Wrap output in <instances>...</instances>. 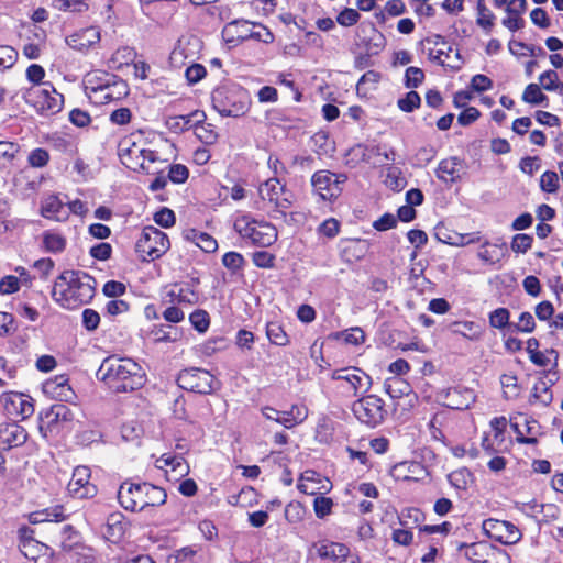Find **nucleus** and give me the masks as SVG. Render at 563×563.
Masks as SVG:
<instances>
[{
  "mask_svg": "<svg viewBox=\"0 0 563 563\" xmlns=\"http://www.w3.org/2000/svg\"><path fill=\"white\" fill-rule=\"evenodd\" d=\"M97 378L114 393L136 390L145 384V372L134 360L111 355L106 357L97 371Z\"/></svg>",
  "mask_w": 563,
  "mask_h": 563,
  "instance_id": "f257e3e1",
  "label": "nucleus"
},
{
  "mask_svg": "<svg viewBox=\"0 0 563 563\" xmlns=\"http://www.w3.org/2000/svg\"><path fill=\"white\" fill-rule=\"evenodd\" d=\"M96 279L81 271H64L55 280L52 297L63 308L74 310L95 296Z\"/></svg>",
  "mask_w": 563,
  "mask_h": 563,
  "instance_id": "f03ea898",
  "label": "nucleus"
},
{
  "mask_svg": "<svg viewBox=\"0 0 563 563\" xmlns=\"http://www.w3.org/2000/svg\"><path fill=\"white\" fill-rule=\"evenodd\" d=\"M166 492L147 482L124 481L118 489L120 505L129 511H141L146 507L162 506L166 503Z\"/></svg>",
  "mask_w": 563,
  "mask_h": 563,
  "instance_id": "7ed1b4c3",
  "label": "nucleus"
},
{
  "mask_svg": "<svg viewBox=\"0 0 563 563\" xmlns=\"http://www.w3.org/2000/svg\"><path fill=\"white\" fill-rule=\"evenodd\" d=\"M213 109L222 117L239 118L250 108L247 91L239 85H223L212 91Z\"/></svg>",
  "mask_w": 563,
  "mask_h": 563,
  "instance_id": "20e7f679",
  "label": "nucleus"
},
{
  "mask_svg": "<svg viewBox=\"0 0 563 563\" xmlns=\"http://www.w3.org/2000/svg\"><path fill=\"white\" fill-rule=\"evenodd\" d=\"M233 229L244 241L258 247H268L278 238L275 225L267 221L256 220L249 214L238 217L234 220Z\"/></svg>",
  "mask_w": 563,
  "mask_h": 563,
  "instance_id": "39448f33",
  "label": "nucleus"
},
{
  "mask_svg": "<svg viewBox=\"0 0 563 563\" xmlns=\"http://www.w3.org/2000/svg\"><path fill=\"white\" fill-rule=\"evenodd\" d=\"M24 99L42 115L58 113L64 104L63 95L57 92L48 81L43 82L42 87L29 89L24 95Z\"/></svg>",
  "mask_w": 563,
  "mask_h": 563,
  "instance_id": "423d86ee",
  "label": "nucleus"
},
{
  "mask_svg": "<svg viewBox=\"0 0 563 563\" xmlns=\"http://www.w3.org/2000/svg\"><path fill=\"white\" fill-rule=\"evenodd\" d=\"M168 236L153 225H147L142 230L141 236L136 241L135 251L143 261H154L163 256L169 249Z\"/></svg>",
  "mask_w": 563,
  "mask_h": 563,
  "instance_id": "0eeeda50",
  "label": "nucleus"
},
{
  "mask_svg": "<svg viewBox=\"0 0 563 563\" xmlns=\"http://www.w3.org/2000/svg\"><path fill=\"white\" fill-rule=\"evenodd\" d=\"M355 418L368 428L382 424L387 416L384 400L376 395H366L352 405Z\"/></svg>",
  "mask_w": 563,
  "mask_h": 563,
  "instance_id": "6e6552de",
  "label": "nucleus"
},
{
  "mask_svg": "<svg viewBox=\"0 0 563 563\" xmlns=\"http://www.w3.org/2000/svg\"><path fill=\"white\" fill-rule=\"evenodd\" d=\"M346 180L343 174L329 170H318L311 177L313 191L324 201L336 199L342 192V185Z\"/></svg>",
  "mask_w": 563,
  "mask_h": 563,
  "instance_id": "1a4fd4ad",
  "label": "nucleus"
},
{
  "mask_svg": "<svg viewBox=\"0 0 563 563\" xmlns=\"http://www.w3.org/2000/svg\"><path fill=\"white\" fill-rule=\"evenodd\" d=\"M214 382L212 374L196 367L184 369L177 376V384L180 388L205 395L213 391Z\"/></svg>",
  "mask_w": 563,
  "mask_h": 563,
  "instance_id": "9d476101",
  "label": "nucleus"
},
{
  "mask_svg": "<svg viewBox=\"0 0 563 563\" xmlns=\"http://www.w3.org/2000/svg\"><path fill=\"white\" fill-rule=\"evenodd\" d=\"M73 419V411L66 405H53L49 409L40 413V432L47 438L49 434L58 432L65 423Z\"/></svg>",
  "mask_w": 563,
  "mask_h": 563,
  "instance_id": "9b49d317",
  "label": "nucleus"
},
{
  "mask_svg": "<svg viewBox=\"0 0 563 563\" xmlns=\"http://www.w3.org/2000/svg\"><path fill=\"white\" fill-rule=\"evenodd\" d=\"M484 532L503 544H514L521 538L519 529L511 522L497 519H486L483 522Z\"/></svg>",
  "mask_w": 563,
  "mask_h": 563,
  "instance_id": "f8f14e48",
  "label": "nucleus"
},
{
  "mask_svg": "<svg viewBox=\"0 0 563 563\" xmlns=\"http://www.w3.org/2000/svg\"><path fill=\"white\" fill-rule=\"evenodd\" d=\"M87 89H90L92 93H102L111 88H115L119 96H125L128 93L126 84L112 74L102 71L89 74L87 76Z\"/></svg>",
  "mask_w": 563,
  "mask_h": 563,
  "instance_id": "ddd939ff",
  "label": "nucleus"
},
{
  "mask_svg": "<svg viewBox=\"0 0 563 563\" xmlns=\"http://www.w3.org/2000/svg\"><path fill=\"white\" fill-rule=\"evenodd\" d=\"M90 468L84 465L75 467L68 483V492L77 498H89L97 494V487L90 483Z\"/></svg>",
  "mask_w": 563,
  "mask_h": 563,
  "instance_id": "4468645a",
  "label": "nucleus"
},
{
  "mask_svg": "<svg viewBox=\"0 0 563 563\" xmlns=\"http://www.w3.org/2000/svg\"><path fill=\"white\" fill-rule=\"evenodd\" d=\"M332 379L346 383V388L357 396L358 390L366 385V390L372 386V378L357 367L340 368L333 372Z\"/></svg>",
  "mask_w": 563,
  "mask_h": 563,
  "instance_id": "2eb2a0df",
  "label": "nucleus"
},
{
  "mask_svg": "<svg viewBox=\"0 0 563 563\" xmlns=\"http://www.w3.org/2000/svg\"><path fill=\"white\" fill-rule=\"evenodd\" d=\"M285 192V185L280 183L278 178H269L260 186V195L264 200L273 203L275 209L284 211L291 205L287 198H280V195Z\"/></svg>",
  "mask_w": 563,
  "mask_h": 563,
  "instance_id": "dca6fc26",
  "label": "nucleus"
},
{
  "mask_svg": "<svg viewBox=\"0 0 563 563\" xmlns=\"http://www.w3.org/2000/svg\"><path fill=\"white\" fill-rule=\"evenodd\" d=\"M143 148H141L130 137H124L119 142L118 155L121 163L130 169L136 170L144 167V158H142Z\"/></svg>",
  "mask_w": 563,
  "mask_h": 563,
  "instance_id": "f3484780",
  "label": "nucleus"
},
{
  "mask_svg": "<svg viewBox=\"0 0 563 563\" xmlns=\"http://www.w3.org/2000/svg\"><path fill=\"white\" fill-rule=\"evenodd\" d=\"M27 432L16 422L0 423V448L10 450L18 448L26 442Z\"/></svg>",
  "mask_w": 563,
  "mask_h": 563,
  "instance_id": "a211bd4d",
  "label": "nucleus"
},
{
  "mask_svg": "<svg viewBox=\"0 0 563 563\" xmlns=\"http://www.w3.org/2000/svg\"><path fill=\"white\" fill-rule=\"evenodd\" d=\"M43 391L62 402H68L75 398V393L69 385V379L66 375H57L54 378L47 379L43 384Z\"/></svg>",
  "mask_w": 563,
  "mask_h": 563,
  "instance_id": "6ab92c4d",
  "label": "nucleus"
},
{
  "mask_svg": "<svg viewBox=\"0 0 563 563\" xmlns=\"http://www.w3.org/2000/svg\"><path fill=\"white\" fill-rule=\"evenodd\" d=\"M4 409L9 416L20 417L22 420L34 412L31 398L23 394H10L4 397Z\"/></svg>",
  "mask_w": 563,
  "mask_h": 563,
  "instance_id": "aec40b11",
  "label": "nucleus"
},
{
  "mask_svg": "<svg viewBox=\"0 0 563 563\" xmlns=\"http://www.w3.org/2000/svg\"><path fill=\"white\" fill-rule=\"evenodd\" d=\"M100 42V32L97 27H87L66 37L69 47L80 53H86L90 47Z\"/></svg>",
  "mask_w": 563,
  "mask_h": 563,
  "instance_id": "412c9836",
  "label": "nucleus"
},
{
  "mask_svg": "<svg viewBox=\"0 0 563 563\" xmlns=\"http://www.w3.org/2000/svg\"><path fill=\"white\" fill-rule=\"evenodd\" d=\"M464 162L457 156L442 159L435 170L437 177L446 183L453 184L461 179Z\"/></svg>",
  "mask_w": 563,
  "mask_h": 563,
  "instance_id": "4be33fe9",
  "label": "nucleus"
},
{
  "mask_svg": "<svg viewBox=\"0 0 563 563\" xmlns=\"http://www.w3.org/2000/svg\"><path fill=\"white\" fill-rule=\"evenodd\" d=\"M475 400L472 389L464 387L449 388L445 393V405L456 410L467 409Z\"/></svg>",
  "mask_w": 563,
  "mask_h": 563,
  "instance_id": "5701e85b",
  "label": "nucleus"
},
{
  "mask_svg": "<svg viewBox=\"0 0 563 563\" xmlns=\"http://www.w3.org/2000/svg\"><path fill=\"white\" fill-rule=\"evenodd\" d=\"M41 214L55 221H66L69 217L67 208L57 195H49L42 201Z\"/></svg>",
  "mask_w": 563,
  "mask_h": 563,
  "instance_id": "b1692460",
  "label": "nucleus"
},
{
  "mask_svg": "<svg viewBox=\"0 0 563 563\" xmlns=\"http://www.w3.org/2000/svg\"><path fill=\"white\" fill-rule=\"evenodd\" d=\"M468 234H461L455 231L448 229L443 224H438L434 228V238L444 244L453 245V246H463L470 243L477 242L478 238H468Z\"/></svg>",
  "mask_w": 563,
  "mask_h": 563,
  "instance_id": "393cba45",
  "label": "nucleus"
},
{
  "mask_svg": "<svg viewBox=\"0 0 563 563\" xmlns=\"http://www.w3.org/2000/svg\"><path fill=\"white\" fill-rule=\"evenodd\" d=\"M184 240L195 243L206 253H212L218 249V243L213 236L197 229H186L183 232Z\"/></svg>",
  "mask_w": 563,
  "mask_h": 563,
  "instance_id": "a878e982",
  "label": "nucleus"
},
{
  "mask_svg": "<svg viewBox=\"0 0 563 563\" xmlns=\"http://www.w3.org/2000/svg\"><path fill=\"white\" fill-rule=\"evenodd\" d=\"M206 119V114L202 111L196 110L186 115H176L172 117L168 120L169 129L178 132L189 130L192 126H196L200 123H203Z\"/></svg>",
  "mask_w": 563,
  "mask_h": 563,
  "instance_id": "bb28decb",
  "label": "nucleus"
},
{
  "mask_svg": "<svg viewBox=\"0 0 563 563\" xmlns=\"http://www.w3.org/2000/svg\"><path fill=\"white\" fill-rule=\"evenodd\" d=\"M64 506L56 505L54 507L33 511L29 515V521L32 525L44 522H59L66 519Z\"/></svg>",
  "mask_w": 563,
  "mask_h": 563,
  "instance_id": "cd10ccee",
  "label": "nucleus"
},
{
  "mask_svg": "<svg viewBox=\"0 0 563 563\" xmlns=\"http://www.w3.org/2000/svg\"><path fill=\"white\" fill-rule=\"evenodd\" d=\"M223 34L227 36H231L230 38H228V42L233 41L234 37L240 40H245L249 37L260 38V34L251 32L250 22L244 19L234 20L228 23L223 29Z\"/></svg>",
  "mask_w": 563,
  "mask_h": 563,
  "instance_id": "c85d7f7f",
  "label": "nucleus"
},
{
  "mask_svg": "<svg viewBox=\"0 0 563 563\" xmlns=\"http://www.w3.org/2000/svg\"><path fill=\"white\" fill-rule=\"evenodd\" d=\"M512 430L515 431V433L517 434V441L519 443H525V444H536L537 443V435L539 434V424L537 422V420L534 419H525V427H526V434H528L529 437H526L525 435V432L520 429V426L519 423L517 422H511L510 423Z\"/></svg>",
  "mask_w": 563,
  "mask_h": 563,
  "instance_id": "c756f323",
  "label": "nucleus"
},
{
  "mask_svg": "<svg viewBox=\"0 0 563 563\" xmlns=\"http://www.w3.org/2000/svg\"><path fill=\"white\" fill-rule=\"evenodd\" d=\"M317 552L321 559H330L333 561L342 560L346 562L350 549L343 543L331 542L318 547Z\"/></svg>",
  "mask_w": 563,
  "mask_h": 563,
  "instance_id": "7c9ffc66",
  "label": "nucleus"
},
{
  "mask_svg": "<svg viewBox=\"0 0 563 563\" xmlns=\"http://www.w3.org/2000/svg\"><path fill=\"white\" fill-rule=\"evenodd\" d=\"M456 550L463 552L467 560L474 563H482L488 550V544L485 542H474L471 544L460 542L456 545Z\"/></svg>",
  "mask_w": 563,
  "mask_h": 563,
  "instance_id": "2f4dec72",
  "label": "nucleus"
},
{
  "mask_svg": "<svg viewBox=\"0 0 563 563\" xmlns=\"http://www.w3.org/2000/svg\"><path fill=\"white\" fill-rule=\"evenodd\" d=\"M384 390L393 399H398L404 396H409L412 393L411 386L401 377H389L384 383Z\"/></svg>",
  "mask_w": 563,
  "mask_h": 563,
  "instance_id": "473e14b6",
  "label": "nucleus"
},
{
  "mask_svg": "<svg viewBox=\"0 0 563 563\" xmlns=\"http://www.w3.org/2000/svg\"><path fill=\"white\" fill-rule=\"evenodd\" d=\"M150 336H152L155 343L162 342H176L180 334L177 328L167 324H157L152 328L150 331Z\"/></svg>",
  "mask_w": 563,
  "mask_h": 563,
  "instance_id": "72a5a7b5",
  "label": "nucleus"
},
{
  "mask_svg": "<svg viewBox=\"0 0 563 563\" xmlns=\"http://www.w3.org/2000/svg\"><path fill=\"white\" fill-rule=\"evenodd\" d=\"M77 531L71 525H64L55 532L56 541L65 551L73 550V547L77 543Z\"/></svg>",
  "mask_w": 563,
  "mask_h": 563,
  "instance_id": "f704fd0d",
  "label": "nucleus"
},
{
  "mask_svg": "<svg viewBox=\"0 0 563 563\" xmlns=\"http://www.w3.org/2000/svg\"><path fill=\"white\" fill-rule=\"evenodd\" d=\"M452 333L476 341L481 338L478 325L473 321H455L450 324Z\"/></svg>",
  "mask_w": 563,
  "mask_h": 563,
  "instance_id": "c9c22d12",
  "label": "nucleus"
},
{
  "mask_svg": "<svg viewBox=\"0 0 563 563\" xmlns=\"http://www.w3.org/2000/svg\"><path fill=\"white\" fill-rule=\"evenodd\" d=\"M266 335L269 342L277 346H286L289 343V336L279 322H268L266 324Z\"/></svg>",
  "mask_w": 563,
  "mask_h": 563,
  "instance_id": "e433bc0d",
  "label": "nucleus"
},
{
  "mask_svg": "<svg viewBox=\"0 0 563 563\" xmlns=\"http://www.w3.org/2000/svg\"><path fill=\"white\" fill-rule=\"evenodd\" d=\"M448 479L454 488L466 490L468 485L473 482V475L467 468L462 467L451 472L448 475Z\"/></svg>",
  "mask_w": 563,
  "mask_h": 563,
  "instance_id": "4c0bfd02",
  "label": "nucleus"
},
{
  "mask_svg": "<svg viewBox=\"0 0 563 563\" xmlns=\"http://www.w3.org/2000/svg\"><path fill=\"white\" fill-rule=\"evenodd\" d=\"M43 245L49 253H60L66 247V239L62 234L45 231L43 233Z\"/></svg>",
  "mask_w": 563,
  "mask_h": 563,
  "instance_id": "58836bf2",
  "label": "nucleus"
},
{
  "mask_svg": "<svg viewBox=\"0 0 563 563\" xmlns=\"http://www.w3.org/2000/svg\"><path fill=\"white\" fill-rule=\"evenodd\" d=\"M522 100L533 106L543 104L544 107H548L549 101L548 97L541 91L537 84H529L526 87L522 93Z\"/></svg>",
  "mask_w": 563,
  "mask_h": 563,
  "instance_id": "ea45409f",
  "label": "nucleus"
},
{
  "mask_svg": "<svg viewBox=\"0 0 563 563\" xmlns=\"http://www.w3.org/2000/svg\"><path fill=\"white\" fill-rule=\"evenodd\" d=\"M385 184L395 191H401L406 187L407 180L399 168L388 166Z\"/></svg>",
  "mask_w": 563,
  "mask_h": 563,
  "instance_id": "a19ab883",
  "label": "nucleus"
},
{
  "mask_svg": "<svg viewBox=\"0 0 563 563\" xmlns=\"http://www.w3.org/2000/svg\"><path fill=\"white\" fill-rule=\"evenodd\" d=\"M158 462L163 463L164 466H168L172 468L173 472H176L177 475L184 476L188 473V465L184 457L170 455V454H164L158 460Z\"/></svg>",
  "mask_w": 563,
  "mask_h": 563,
  "instance_id": "79ce46f5",
  "label": "nucleus"
},
{
  "mask_svg": "<svg viewBox=\"0 0 563 563\" xmlns=\"http://www.w3.org/2000/svg\"><path fill=\"white\" fill-rule=\"evenodd\" d=\"M510 312L506 308H497L489 313V324L496 329H505L509 330V325L512 323L509 322Z\"/></svg>",
  "mask_w": 563,
  "mask_h": 563,
  "instance_id": "37998d69",
  "label": "nucleus"
},
{
  "mask_svg": "<svg viewBox=\"0 0 563 563\" xmlns=\"http://www.w3.org/2000/svg\"><path fill=\"white\" fill-rule=\"evenodd\" d=\"M536 328V321L533 316L530 312H522L519 316V322L512 323L509 325L510 332H522V333H531Z\"/></svg>",
  "mask_w": 563,
  "mask_h": 563,
  "instance_id": "c03bdc74",
  "label": "nucleus"
},
{
  "mask_svg": "<svg viewBox=\"0 0 563 563\" xmlns=\"http://www.w3.org/2000/svg\"><path fill=\"white\" fill-rule=\"evenodd\" d=\"M222 264L231 273L235 274L243 268L245 260L242 254L231 251L222 256Z\"/></svg>",
  "mask_w": 563,
  "mask_h": 563,
  "instance_id": "a18cd8bd",
  "label": "nucleus"
},
{
  "mask_svg": "<svg viewBox=\"0 0 563 563\" xmlns=\"http://www.w3.org/2000/svg\"><path fill=\"white\" fill-rule=\"evenodd\" d=\"M532 397L547 406L552 401V393L545 380L539 379L532 388Z\"/></svg>",
  "mask_w": 563,
  "mask_h": 563,
  "instance_id": "49530a36",
  "label": "nucleus"
},
{
  "mask_svg": "<svg viewBox=\"0 0 563 563\" xmlns=\"http://www.w3.org/2000/svg\"><path fill=\"white\" fill-rule=\"evenodd\" d=\"M533 243V238L529 234L517 233L512 236L510 249L515 253H527Z\"/></svg>",
  "mask_w": 563,
  "mask_h": 563,
  "instance_id": "de8ad7c7",
  "label": "nucleus"
},
{
  "mask_svg": "<svg viewBox=\"0 0 563 563\" xmlns=\"http://www.w3.org/2000/svg\"><path fill=\"white\" fill-rule=\"evenodd\" d=\"M398 108L404 112H412L421 104V98L418 92L409 91L404 98L398 99Z\"/></svg>",
  "mask_w": 563,
  "mask_h": 563,
  "instance_id": "09e8293b",
  "label": "nucleus"
},
{
  "mask_svg": "<svg viewBox=\"0 0 563 563\" xmlns=\"http://www.w3.org/2000/svg\"><path fill=\"white\" fill-rule=\"evenodd\" d=\"M424 79V73L418 67H408L405 73V85L407 88L419 87Z\"/></svg>",
  "mask_w": 563,
  "mask_h": 563,
  "instance_id": "8fccbe9b",
  "label": "nucleus"
},
{
  "mask_svg": "<svg viewBox=\"0 0 563 563\" xmlns=\"http://www.w3.org/2000/svg\"><path fill=\"white\" fill-rule=\"evenodd\" d=\"M189 320L198 332L207 331L210 324L209 314L205 310H195L190 313Z\"/></svg>",
  "mask_w": 563,
  "mask_h": 563,
  "instance_id": "3c124183",
  "label": "nucleus"
},
{
  "mask_svg": "<svg viewBox=\"0 0 563 563\" xmlns=\"http://www.w3.org/2000/svg\"><path fill=\"white\" fill-rule=\"evenodd\" d=\"M305 515V507L299 501H291L285 508V518L288 522H299Z\"/></svg>",
  "mask_w": 563,
  "mask_h": 563,
  "instance_id": "603ef678",
  "label": "nucleus"
},
{
  "mask_svg": "<svg viewBox=\"0 0 563 563\" xmlns=\"http://www.w3.org/2000/svg\"><path fill=\"white\" fill-rule=\"evenodd\" d=\"M189 170L185 165H169L167 178L174 184H183L188 179Z\"/></svg>",
  "mask_w": 563,
  "mask_h": 563,
  "instance_id": "864d4df0",
  "label": "nucleus"
},
{
  "mask_svg": "<svg viewBox=\"0 0 563 563\" xmlns=\"http://www.w3.org/2000/svg\"><path fill=\"white\" fill-rule=\"evenodd\" d=\"M540 187L545 192H555L559 188V177L555 172H545L541 175Z\"/></svg>",
  "mask_w": 563,
  "mask_h": 563,
  "instance_id": "5fc2aeb1",
  "label": "nucleus"
},
{
  "mask_svg": "<svg viewBox=\"0 0 563 563\" xmlns=\"http://www.w3.org/2000/svg\"><path fill=\"white\" fill-rule=\"evenodd\" d=\"M154 221L162 228H170L175 224L176 217L173 210L163 207L154 214Z\"/></svg>",
  "mask_w": 563,
  "mask_h": 563,
  "instance_id": "6e6d98bb",
  "label": "nucleus"
},
{
  "mask_svg": "<svg viewBox=\"0 0 563 563\" xmlns=\"http://www.w3.org/2000/svg\"><path fill=\"white\" fill-rule=\"evenodd\" d=\"M333 501L329 497L318 496L313 500V509L316 516L320 519L324 518L331 512Z\"/></svg>",
  "mask_w": 563,
  "mask_h": 563,
  "instance_id": "4d7b16f0",
  "label": "nucleus"
},
{
  "mask_svg": "<svg viewBox=\"0 0 563 563\" xmlns=\"http://www.w3.org/2000/svg\"><path fill=\"white\" fill-rule=\"evenodd\" d=\"M360 19L361 14L355 9L345 8L338 14L336 22L342 26H352L355 25Z\"/></svg>",
  "mask_w": 563,
  "mask_h": 563,
  "instance_id": "13d9d810",
  "label": "nucleus"
},
{
  "mask_svg": "<svg viewBox=\"0 0 563 563\" xmlns=\"http://www.w3.org/2000/svg\"><path fill=\"white\" fill-rule=\"evenodd\" d=\"M477 24L484 29H489L494 24L495 15L492 13L489 9L486 8L483 0H479L477 3Z\"/></svg>",
  "mask_w": 563,
  "mask_h": 563,
  "instance_id": "bf43d9fd",
  "label": "nucleus"
},
{
  "mask_svg": "<svg viewBox=\"0 0 563 563\" xmlns=\"http://www.w3.org/2000/svg\"><path fill=\"white\" fill-rule=\"evenodd\" d=\"M253 263L260 268H273L275 265V255L266 251H257L253 253Z\"/></svg>",
  "mask_w": 563,
  "mask_h": 563,
  "instance_id": "052dcab7",
  "label": "nucleus"
},
{
  "mask_svg": "<svg viewBox=\"0 0 563 563\" xmlns=\"http://www.w3.org/2000/svg\"><path fill=\"white\" fill-rule=\"evenodd\" d=\"M16 330L15 319L11 313L0 311V336H8Z\"/></svg>",
  "mask_w": 563,
  "mask_h": 563,
  "instance_id": "680f3d73",
  "label": "nucleus"
},
{
  "mask_svg": "<svg viewBox=\"0 0 563 563\" xmlns=\"http://www.w3.org/2000/svg\"><path fill=\"white\" fill-rule=\"evenodd\" d=\"M18 53L10 46L0 47V70L12 67L16 60Z\"/></svg>",
  "mask_w": 563,
  "mask_h": 563,
  "instance_id": "e2e57ef3",
  "label": "nucleus"
},
{
  "mask_svg": "<svg viewBox=\"0 0 563 563\" xmlns=\"http://www.w3.org/2000/svg\"><path fill=\"white\" fill-rule=\"evenodd\" d=\"M100 323V316L93 309H85L82 311V325L87 331H95Z\"/></svg>",
  "mask_w": 563,
  "mask_h": 563,
  "instance_id": "0e129e2a",
  "label": "nucleus"
},
{
  "mask_svg": "<svg viewBox=\"0 0 563 563\" xmlns=\"http://www.w3.org/2000/svg\"><path fill=\"white\" fill-rule=\"evenodd\" d=\"M340 231V223L334 218H329L324 220L318 228V232L323 234L327 238H334L338 235Z\"/></svg>",
  "mask_w": 563,
  "mask_h": 563,
  "instance_id": "69168bd1",
  "label": "nucleus"
},
{
  "mask_svg": "<svg viewBox=\"0 0 563 563\" xmlns=\"http://www.w3.org/2000/svg\"><path fill=\"white\" fill-rule=\"evenodd\" d=\"M102 291L107 297L117 298L125 294L126 287L121 282L109 280L103 285Z\"/></svg>",
  "mask_w": 563,
  "mask_h": 563,
  "instance_id": "338daca9",
  "label": "nucleus"
},
{
  "mask_svg": "<svg viewBox=\"0 0 563 563\" xmlns=\"http://www.w3.org/2000/svg\"><path fill=\"white\" fill-rule=\"evenodd\" d=\"M49 155L48 152L44 148H35L29 155V164L32 167H43L48 163Z\"/></svg>",
  "mask_w": 563,
  "mask_h": 563,
  "instance_id": "774afa93",
  "label": "nucleus"
}]
</instances>
